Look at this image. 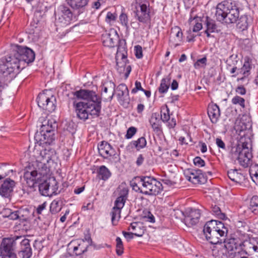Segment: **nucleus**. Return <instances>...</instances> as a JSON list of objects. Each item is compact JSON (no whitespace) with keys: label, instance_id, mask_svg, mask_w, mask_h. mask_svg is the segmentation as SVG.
<instances>
[{"label":"nucleus","instance_id":"1","mask_svg":"<svg viewBox=\"0 0 258 258\" xmlns=\"http://www.w3.org/2000/svg\"><path fill=\"white\" fill-rule=\"evenodd\" d=\"M57 126L54 119L47 118L42 121L40 132L35 134V146L30 155V161L35 170L27 169L24 174V178L29 187L34 186L42 181V178L52 174L56 153L54 149L47 146L54 142Z\"/></svg>","mask_w":258,"mask_h":258},{"label":"nucleus","instance_id":"2","mask_svg":"<svg viewBox=\"0 0 258 258\" xmlns=\"http://www.w3.org/2000/svg\"><path fill=\"white\" fill-rule=\"evenodd\" d=\"M35 53L30 48L18 44L11 46V53L0 61V71L7 80H12L21 70L35 59Z\"/></svg>","mask_w":258,"mask_h":258},{"label":"nucleus","instance_id":"3","mask_svg":"<svg viewBox=\"0 0 258 258\" xmlns=\"http://www.w3.org/2000/svg\"><path fill=\"white\" fill-rule=\"evenodd\" d=\"M203 232L206 239L211 244H216L223 241L228 257H239L241 247L236 238L225 239L228 227L222 222L213 220L207 222L204 227Z\"/></svg>","mask_w":258,"mask_h":258},{"label":"nucleus","instance_id":"4","mask_svg":"<svg viewBox=\"0 0 258 258\" xmlns=\"http://www.w3.org/2000/svg\"><path fill=\"white\" fill-rule=\"evenodd\" d=\"M73 95L75 99L73 106L78 118L86 120L90 116L94 118L100 115L102 100L95 92L81 89L74 92Z\"/></svg>","mask_w":258,"mask_h":258},{"label":"nucleus","instance_id":"5","mask_svg":"<svg viewBox=\"0 0 258 258\" xmlns=\"http://www.w3.org/2000/svg\"><path fill=\"white\" fill-rule=\"evenodd\" d=\"M251 124L248 122L244 127L241 126L239 131L240 138L238 144L232 147L230 152L231 157L238 160L239 164L244 168L247 167L252 158L251 153V141L246 134L250 133Z\"/></svg>","mask_w":258,"mask_h":258},{"label":"nucleus","instance_id":"6","mask_svg":"<svg viewBox=\"0 0 258 258\" xmlns=\"http://www.w3.org/2000/svg\"><path fill=\"white\" fill-rule=\"evenodd\" d=\"M140 185L142 186V194L146 195H157L162 189L161 183L151 176L141 177Z\"/></svg>","mask_w":258,"mask_h":258},{"label":"nucleus","instance_id":"7","mask_svg":"<svg viewBox=\"0 0 258 258\" xmlns=\"http://www.w3.org/2000/svg\"><path fill=\"white\" fill-rule=\"evenodd\" d=\"M127 52L124 46H118L116 54V69L119 74H123L125 78H127L131 72V67L126 62Z\"/></svg>","mask_w":258,"mask_h":258},{"label":"nucleus","instance_id":"8","mask_svg":"<svg viewBox=\"0 0 258 258\" xmlns=\"http://www.w3.org/2000/svg\"><path fill=\"white\" fill-rule=\"evenodd\" d=\"M135 8V17L140 22L146 23L150 21V4L147 0H136Z\"/></svg>","mask_w":258,"mask_h":258},{"label":"nucleus","instance_id":"9","mask_svg":"<svg viewBox=\"0 0 258 258\" xmlns=\"http://www.w3.org/2000/svg\"><path fill=\"white\" fill-rule=\"evenodd\" d=\"M73 15L67 6H60L55 11V24L57 27H66L71 24Z\"/></svg>","mask_w":258,"mask_h":258},{"label":"nucleus","instance_id":"10","mask_svg":"<svg viewBox=\"0 0 258 258\" xmlns=\"http://www.w3.org/2000/svg\"><path fill=\"white\" fill-rule=\"evenodd\" d=\"M22 238L20 236L4 238L0 247V258H17L14 252V247L16 241Z\"/></svg>","mask_w":258,"mask_h":258},{"label":"nucleus","instance_id":"11","mask_svg":"<svg viewBox=\"0 0 258 258\" xmlns=\"http://www.w3.org/2000/svg\"><path fill=\"white\" fill-rule=\"evenodd\" d=\"M15 186V181L9 178L5 179L0 185V195L5 200L6 203L11 201Z\"/></svg>","mask_w":258,"mask_h":258},{"label":"nucleus","instance_id":"12","mask_svg":"<svg viewBox=\"0 0 258 258\" xmlns=\"http://www.w3.org/2000/svg\"><path fill=\"white\" fill-rule=\"evenodd\" d=\"M55 99L53 96L49 97L44 93H40L37 98L38 106L48 112H52L55 110Z\"/></svg>","mask_w":258,"mask_h":258},{"label":"nucleus","instance_id":"13","mask_svg":"<svg viewBox=\"0 0 258 258\" xmlns=\"http://www.w3.org/2000/svg\"><path fill=\"white\" fill-rule=\"evenodd\" d=\"M119 36L116 30L111 29L108 32L103 34L102 36V43L104 46L113 47L117 43Z\"/></svg>","mask_w":258,"mask_h":258},{"label":"nucleus","instance_id":"14","mask_svg":"<svg viewBox=\"0 0 258 258\" xmlns=\"http://www.w3.org/2000/svg\"><path fill=\"white\" fill-rule=\"evenodd\" d=\"M184 218V223L186 225L191 227L197 224L201 217V212L199 209H191L187 210Z\"/></svg>","mask_w":258,"mask_h":258},{"label":"nucleus","instance_id":"15","mask_svg":"<svg viewBox=\"0 0 258 258\" xmlns=\"http://www.w3.org/2000/svg\"><path fill=\"white\" fill-rule=\"evenodd\" d=\"M234 3L230 1H225L218 4L216 7V17L217 21L224 20V16L233 8Z\"/></svg>","mask_w":258,"mask_h":258},{"label":"nucleus","instance_id":"16","mask_svg":"<svg viewBox=\"0 0 258 258\" xmlns=\"http://www.w3.org/2000/svg\"><path fill=\"white\" fill-rule=\"evenodd\" d=\"M19 239L16 241V244L18 240H20V250L19 252V255L22 258H30L32 254V248L29 243V240L28 239L24 238Z\"/></svg>","mask_w":258,"mask_h":258},{"label":"nucleus","instance_id":"17","mask_svg":"<svg viewBox=\"0 0 258 258\" xmlns=\"http://www.w3.org/2000/svg\"><path fill=\"white\" fill-rule=\"evenodd\" d=\"M69 246L77 255H80L87 251L88 244L83 239H77L71 241Z\"/></svg>","mask_w":258,"mask_h":258},{"label":"nucleus","instance_id":"18","mask_svg":"<svg viewBox=\"0 0 258 258\" xmlns=\"http://www.w3.org/2000/svg\"><path fill=\"white\" fill-rule=\"evenodd\" d=\"M201 170L187 169L184 170V175L186 179L194 184H198L201 182L203 175Z\"/></svg>","mask_w":258,"mask_h":258},{"label":"nucleus","instance_id":"19","mask_svg":"<svg viewBox=\"0 0 258 258\" xmlns=\"http://www.w3.org/2000/svg\"><path fill=\"white\" fill-rule=\"evenodd\" d=\"M99 153L104 158L108 159L115 155V151L111 146L106 142L103 141L98 146Z\"/></svg>","mask_w":258,"mask_h":258},{"label":"nucleus","instance_id":"20","mask_svg":"<svg viewBox=\"0 0 258 258\" xmlns=\"http://www.w3.org/2000/svg\"><path fill=\"white\" fill-rule=\"evenodd\" d=\"M239 14L238 9L234 4L233 6V8H231L226 15H224V20L219 21V22L226 24L233 23L237 21L239 17Z\"/></svg>","mask_w":258,"mask_h":258},{"label":"nucleus","instance_id":"21","mask_svg":"<svg viewBox=\"0 0 258 258\" xmlns=\"http://www.w3.org/2000/svg\"><path fill=\"white\" fill-rule=\"evenodd\" d=\"M227 175L232 181L238 183L242 182L245 178V176L241 170L236 169L229 170L227 171Z\"/></svg>","mask_w":258,"mask_h":258},{"label":"nucleus","instance_id":"22","mask_svg":"<svg viewBox=\"0 0 258 258\" xmlns=\"http://www.w3.org/2000/svg\"><path fill=\"white\" fill-rule=\"evenodd\" d=\"M208 114L213 123H216L220 116L219 106L216 104H210L208 107Z\"/></svg>","mask_w":258,"mask_h":258},{"label":"nucleus","instance_id":"23","mask_svg":"<svg viewBox=\"0 0 258 258\" xmlns=\"http://www.w3.org/2000/svg\"><path fill=\"white\" fill-rule=\"evenodd\" d=\"M124 206L121 202H114V205L111 212V221L113 225H115L120 219L121 211Z\"/></svg>","mask_w":258,"mask_h":258},{"label":"nucleus","instance_id":"24","mask_svg":"<svg viewBox=\"0 0 258 258\" xmlns=\"http://www.w3.org/2000/svg\"><path fill=\"white\" fill-rule=\"evenodd\" d=\"M150 124L155 132H159L161 130V121L158 113H153L149 119Z\"/></svg>","mask_w":258,"mask_h":258},{"label":"nucleus","instance_id":"25","mask_svg":"<svg viewBox=\"0 0 258 258\" xmlns=\"http://www.w3.org/2000/svg\"><path fill=\"white\" fill-rule=\"evenodd\" d=\"M118 191V197L115 202H121L122 204L124 205L128 194V187L125 184H122L119 186Z\"/></svg>","mask_w":258,"mask_h":258},{"label":"nucleus","instance_id":"26","mask_svg":"<svg viewBox=\"0 0 258 258\" xmlns=\"http://www.w3.org/2000/svg\"><path fill=\"white\" fill-rule=\"evenodd\" d=\"M188 23L190 27H192V31L194 32H198L203 28L200 17H195L193 18L190 17L188 20Z\"/></svg>","mask_w":258,"mask_h":258},{"label":"nucleus","instance_id":"27","mask_svg":"<svg viewBox=\"0 0 258 258\" xmlns=\"http://www.w3.org/2000/svg\"><path fill=\"white\" fill-rule=\"evenodd\" d=\"M129 230H132L135 236L141 237L144 233V229L141 224L137 222L132 223L128 227Z\"/></svg>","mask_w":258,"mask_h":258},{"label":"nucleus","instance_id":"28","mask_svg":"<svg viewBox=\"0 0 258 258\" xmlns=\"http://www.w3.org/2000/svg\"><path fill=\"white\" fill-rule=\"evenodd\" d=\"M248 19L249 18L247 16H241L236 25L237 29L239 31H243L246 30L248 26Z\"/></svg>","mask_w":258,"mask_h":258},{"label":"nucleus","instance_id":"29","mask_svg":"<svg viewBox=\"0 0 258 258\" xmlns=\"http://www.w3.org/2000/svg\"><path fill=\"white\" fill-rule=\"evenodd\" d=\"M147 145V141L144 137H141L136 141H132L129 146L132 148H135L137 150L144 148Z\"/></svg>","mask_w":258,"mask_h":258},{"label":"nucleus","instance_id":"30","mask_svg":"<svg viewBox=\"0 0 258 258\" xmlns=\"http://www.w3.org/2000/svg\"><path fill=\"white\" fill-rule=\"evenodd\" d=\"M48 185L49 197L57 195L58 184L54 177H50L48 178Z\"/></svg>","mask_w":258,"mask_h":258},{"label":"nucleus","instance_id":"31","mask_svg":"<svg viewBox=\"0 0 258 258\" xmlns=\"http://www.w3.org/2000/svg\"><path fill=\"white\" fill-rule=\"evenodd\" d=\"M48 177L42 178L43 182L39 185L40 192L42 196L45 197H49L48 179H47Z\"/></svg>","mask_w":258,"mask_h":258},{"label":"nucleus","instance_id":"32","mask_svg":"<svg viewBox=\"0 0 258 258\" xmlns=\"http://www.w3.org/2000/svg\"><path fill=\"white\" fill-rule=\"evenodd\" d=\"M69 6L72 8L78 9L85 7L88 3V0H67Z\"/></svg>","mask_w":258,"mask_h":258},{"label":"nucleus","instance_id":"33","mask_svg":"<svg viewBox=\"0 0 258 258\" xmlns=\"http://www.w3.org/2000/svg\"><path fill=\"white\" fill-rule=\"evenodd\" d=\"M251 69V64L249 58H245L242 67L240 69V73L244 77H247L250 74V71Z\"/></svg>","mask_w":258,"mask_h":258},{"label":"nucleus","instance_id":"34","mask_svg":"<svg viewBox=\"0 0 258 258\" xmlns=\"http://www.w3.org/2000/svg\"><path fill=\"white\" fill-rule=\"evenodd\" d=\"M100 178L103 180H107L111 176L109 170L105 166H101L98 171Z\"/></svg>","mask_w":258,"mask_h":258},{"label":"nucleus","instance_id":"35","mask_svg":"<svg viewBox=\"0 0 258 258\" xmlns=\"http://www.w3.org/2000/svg\"><path fill=\"white\" fill-rule=\"evenodd\" d=\"M249 174L252 180L256 184H258V164H255L250 167Z\"/></svg>","mask_w":258,"mask_h":258},{"label":"nucleus","instance_id":"36","mask_svg":"<svg viewBox=\"0 0 258 258\" xmlns=\"http://www.w3.org/2000/svg\"><path fill=\"white\" fill-rule=\"evenodd\" d=\"M249 209L254 214H258V197L253 196L250 201Z\"/></svg>","mask_w":258,"mask_h":258},{"label":"nucleus","instance_id":"37","mask_svg":"<svg viewBox=\"0 0 258 258\" xmlns=\"http://www.w3.org/2000/svg\"><path fill=\"white\" fill-rule=\"evenodd\" d=\"M206 30H207L208 32L214 33L217 31V26L215 24L214 21H213V20L209 19L207 17L206 21Z\"/></svg>","mask_w":258,"mask_h":258},{"label":"nucleus","instance_id":"38","mask_svg":"<svg viewBox=\"0 0 258 258\" xmlns=\"http://www.w3.org/2000/svg\"><path fill=\"white\" fill-rule=\"evenodd\" d=\"M169 109L167 106H163L161 109V118L163 122H167L169 120Z\"/></svg>","mask_w":258,"mask_h":258},{"label":"nucleus","instance_id":"39","mask_svg":"<svg viewBox=\"0 0 258 258\" xmlns=\"http://www.w3.org/2000/svg\"><path fill=\"white\" fill-rule=\"evenodd\" d=\"M169 79H162L160 87L159 88V91L161 93H166L169 89Z\"/></svg>","mask_w":258,"mask_h":258},{"label":"nucleus","instance_id":"40","mask_svg":"<svg viewBox=\"0 0 258 258\" xmlns=\"http://www.w3.org/2000/svg\"><path fill=\"white\" fill-rule=\"evenodd\" d=\"M141 182V177L138 178V181L137 182L136 180H133L131 182V186L132 187L133 190L142 193V186L140 185Z\"/></svg>","mask_w":258,"mask_h":258},{"label":"nucleus","instance_id":"41","mask_svg":"<svg viewBox=\"0 0 258 258\" xmlns=\"http://www.w3.org/2000/svg\"><path fill=\"white\" fill-rule=\"evenodd\" d=\"M116 252L118 255H121L123 252V246L120 237H116Z\"/></svg>","mask_w":258,"mask_h":258},{"label":"nucleus","instance_id":"42","mask_svg":"<svg viewBox=\"0 0 258 258\" xmlns=\"http://www.w3.org/2000/svg\"><path fill=\"white\" fill-rule=\"evenodd\" d=\"M61 209L59 205V202L57 200H53L50 205V211L52 214H55L60 211Z\"/></svg>","mask_w":258,"mask_h":258},{"label":"nucleus","instance_id":"43","mask_svg":"<svg viewBox=\"0 0 258 258\" xmlns=\"http://www.w3.org/2000/svg\"><path fill=\"white\" fill-rule=\"evenodd\" d=\"M128 91L126 86L124 84H120L117 88V95L118 96H124L128 95Z\"/></svg>","mask_w":258,"mask_h":258},{"label":"nucleus","instance_id":"44","mask_svg":"<svg viewBox=\"0 0 258 258\" xmlns=\"http://www.w3.org/2000/svg\"><path fill=\"white\" fill-rule=\"evenodd\" d=\"M119 20L120 24L127 29L128 28V20L127 15L122 13L119 15Z\"/></svg>","mask_w":258,"mask_h":258},{"label":"nucleus","instance_id":"45","mask_svg":"<svg viewBox=\"0 0 258 258\" xmlns=\"http://www.w3.org/2000/svg\"><path fill=\"white\" fill-rule=\"evenodd\" d=\"M231 101L233 104H238L242 108H244L245 107V100L243 98L239 96H236L232 98Z\"/></svg>","mask_w":258,"mask_h":258},{"label":"nucleus","instance_id":"46","mask_svg":"<svg viewBox=\"0 0 258 258\" xmlns=\"http://www.w3.org/2000/svg\"><path fill=\"white\" fill-rule=\"evenodd\" d=\"M172 33H175V36L179 42H181L182 39L183 34L181 29L178 26H175L172 29Z\"/></svg>","mask_w":258,"mask_h":258},{"label":"nucleus","instance_id":"47","mask_svg":"<svg viewBox=\"0 0 258 258\" xmlns=\"http://www.w3.org/2000/svg\"><path fill=\"white\" fill-rule=\"evenodd\" d=\"M207 63V58L206 57L199 59L194 63V67L196 69L204 68Z\"/></svg>","mask_w":258,"mask_h":258},{"label":"nucleus","instance_id":"48","mask_svg":"<svg viewBox=\"0 0 258 258\" xmlns=\"http://www.w3.org/2000/svg\"><path fill=\"white\" fill-rule=\"evenodd\" d=\"M137 128L135 127L132 126L129 127L125 135V138L127 139H131L136 133Z\"/></svg>","mask_w":258,"mask_h":258},{"label":"nucleus","instance_id":"49","mask_svg":"<svg viewBox=\"0 0 258 258\" xmlns=\"http://www.w3.org/2000/svg\"><path fill=\"white\" fill-rule=\"evenodd\" d=\"M193 162L194 164L199 167H202L205 166V162L204 160L200 157H195L193 160Z\"/></svg>","mask_w":258,"mask_h":258},{"label":"nucleus","instance_id":"50","mask_svg":"<svg viewBox=\"0 0 258 258\" xmlns=\"http://www.w3.org/2000/svg\"><path fill=\"white\" fill-rule=\"evenodd\" d=\"M116 18V15L115 13H112L108 12L106 16V21L107 23L113 22Z\"/></svg>","mask_w":258,"mask_h":258},{"label":"nucleus","instance_id":"51","mask_svg":"<svg viewBox=\"0 0 258 258\" xmlns=\"http://www.w3.org/2000/svg\"><path fill=\"white\" fill-rule=\"evenodd\" d=\"M213 214L215 216L219 217L220 218H223L225 217V215L221 213L220 209L217 206H214L212 210Z\"/></svg>","mask_w":258,"mask_h":258},{"label":"nucleus","instance_id":"52","mask_svg":"<svg viewBox=\"0 0 258 258\" xmlns=\"http://www.w3.org/2000/svg\"><path fill=\"white\" fill-rule=\"evenodd\" d=\"M135 55L137 58H141L143 57L142 48L140 45L135 46Z\"/></svg>","mask_w":258,"mask_h":258},{"label":"nucleus","instance_id":"53","mask_svg":"<svg viewBox=\"0 0 258 258\" xmlns=\"http://www.w3.org/2000/svg\"><path fill=\"white\" fill-rule=\"evenodd\" d=\"M138 91H144V89L142 87L141 83L140 82L136 81L135 82V87L132 89V93L135 94Z\"/></svg>","mask_w":258,"mask_h":258},{"label":"nucleus","instance_id":"54","mask_svg":"<svg viewBox=\"0 0 258 258\" xmlns=\"http://www.w3.org/2000/svg\"><path fill=\"white\" fill-rule=\"evenodd\" d=\"M216 144L217 147L224 151L226 150V145L225 143L220 138L216 139Z\"/></svg>","mask_w":258,"mask_h":258},{"label":"nucleus","instance_id":"55","mask_svg":"<svg viewBox=\"0 0 258 258\" xmlns=\"http://www.w3.org/2000/svg\"><path fill=\"white\" fill-rule=\"evenodd\" d=\"M47 206L46 202H44L41 205H39L36 208V213L38 214H41L42 211L45 209Z\"/></svg>","mask_w":258,"mask_h":258},{"label":"nucleus","instance_id":"56","mask_svg":"<svg viewBox=\"0 0 258 258\" xmlns=\"http://www.w3.org/2000/svg\"><path fill=\"white\" fill-rule=\"evenodd\" d=\"M236 92L238 94L243 95L246 93V90L243 86H240L236 89Z\"/></svg>","mask_w":258,"mask_h":258},{"label":"nucleus","instance_id":"57","mask_svg":"<svg viewBox=\"0 0 258 258\" xmlns=\"http://www.w3.org/2000/svg\"><path fill=\"white\" fill-rule=\"evenodd\" d=\"M19 218V215L18 213V211H12L10 215H9L8 218L11 220H16Z\"/></svg>","mask_w":258,"mask_h":258},{"label":"nucleus","instance_id":"58","mask_svg":"<svg viewBox=\"0 0 258 258\" xmlns=\"http://www.w3.org/2000/svg\"><path fill=\"white\" fill-rule=\"evenodd\" d=\"M192 30H191L190 29L188 31V35L187 36V41L189 42H192V41H194L195 40V38L196 37V35H195L194 34H191V31Z\"/></svg>","mask_w":258,"mask_h":258},{"label":"nucleus","instance_id":"59","mask_svg":"<svg viewBox=\"0 0 258 258\" xmlns=\"http://www.w3.org/2000/svg\"><path fill=\"white\" fill-rule=\"evenodd\" d=\"M122 233L124 237L127 240H131L133 239L134 238V235H135L133 232H127L123 231Z\"/></svg>","mask_w":258,"mask_h":258},{"label":"nucleus","instance_id":"60","mask_svg":"<svg viewBox=\"0 0 258 258\" xmlns=\"http://www.w3.org/2000/svg\"><path fill=\"white\" fill-rule=\"evenodd\" d=\"M12 212V210L9 208H5L2 211V214L4 217L8 218L9 215H10Z\"/></svg>","mask_w":258,"mask_h":258},{"label":"nucleus","instance_id":"61","mask_svg":"<svg viewBox=\"0 0 258 258\" xmlns=\"http://www.w3.org/2000/svg\"><path fill=\"white\" fill-rule=\"evenodd\" d=\"M144 160V158L143 155L141 154L139 155V156H138V157L137 159V161H136V163H137V165L138 166L141 165L143 164Z\"/></svg>","mask_w":258,"mask_h":258},{"label":"nucleus","instance_id":"62","mask_svg":"<svg viewBox=\"0 0 258 258\" xmlns=\"http://www.w3.org/2000/svg\"><path fill=\"white\" fill-rule=\"evenodd\" d=\"M93 207V204L92 203H88L86 204V205H84L82 207V210L84 211H86L88 210L92 209Z\"/></svg>","mask_w":258,"mask_h":258},{"label":"nucleus","instance_id":"63","mask_svg":"<svg viewBox=\"0 0 258 258\" xmlns=\"http://www.w3.org/2000/svg\"><path fill=\"white\" fill-rule=\"evenodd\" d=\"M145 109V106L144 104L142 103H140L138 105L137 107V112L139 114H141L142 113V112Z\"/></svg>","mask_w":258,"mask_h":258},{"label":"nucleus","instance_id":"64","mask_svg":"<svg viewBox=\"0 0 258 258\" xmlns=\"http://www.w3.org/2000/svg\"><path fill=\"white\" fill-rule=\"evenodd\" d=\"M146 218L147 219L146 221L149 222L153 223H154L155 221L154 216L152 214H151V213H149L148 216H147Z\"/></svg>","mask_w":258,"mask_h":258}]
</instances>
